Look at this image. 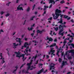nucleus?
<instances>
[{
  "mask_svg": "<svg viewBox=\"0 0 74 74\" xmlns=\"http://www.w3.org/2000/svg\"><path fill=\"white\" fill-rule=\"evenodd\" d=\"M66 27H67L66 25H60L59 27V29L60 30L59 31L58 34L60 35H62V36H63L64 32H63L62 33H61L64 30V28H66Z\"/></svg>",
  "mask_w": 74,
  "mask_h": 74,
  "instance_id": "f257e3e1",
  "label": "nucleus"
},
{
  "mask_svg": "<svg viewBox=\"0 0 74 74\" xmlns=\"http://www.w3.org/2000/svg\"><path fill=\"white\" fill-rule=\"evenodd\" d=\"M14 53L15 54H16V57L17 58H20V57H23L22 59L23 60V62H24V58H25V54H23L21 56H19L20 55V52L19 51H18V53L16 52H14Z\"/></svg>",
  "mask_w": 74,
  "mask_h": 74,
  "instance_id": "f03ea898",
  "label": "nucleus"
},
{
  "mask_svg": "<svg viewBox=\"0 0 74 74\" xmlns=\"http://www.w3.org/2000/svg\"><path fill=\"white\" fill-rule=\"evenodd\" d=\"M62 12L61 11V10H59L58 9H56V10L55 14H56V15L57 16H59V14L60 13H62Z\"/></svg>",
  "mask_w": 74,
  "mask_h": 74,
  "instance_id": "7ed1b4c3",
  "label": "nucleus"
},
{
  "mask_svg": "<svg viewBox=\"0 0 74 74\" xmlns=\"http://www.w3.org/2000/svg\"><path fill=\"white\" fill-rule=\"evenodd\" d=\"M56 65V64H55L53 63H51L50 64L49 67L50 70H51L52 69L54 70V66Z\"/></svg>",
  "mask_w": 74,
  "mask_h": 74,
  "instance_id": "20e7f679",
  "label": "nucleus"
},
{
  "mask_svg": "<svg viewBox=\"0 0 74 74\" xmlns=\"http://www.w3.org/2000/svg\"><path fill=\"white\" fill-rule=\"evenodd\" d=\"M45 32V29H43L42 31H40L39 30H37L36 31L37 33L36 36H38V33H40V34H41L43 32Z\"/></svg>",
  "mask_w": 74,
  "mask_h": 74,
  "instance_id": "39448f33",
  "label": "nucleus"
},
{
  "mask_svg": "<svg viewBox=\"0 0 74 74\" xmlns=\"http://www.w3.org/2000/svg\"><path fill=\"white\" fill-rule=\"evenodd\" d=\"M32 62H33V60H31V62L30 63H27V65L28 66V67H27V69H28V70H29V69H30V66L31 64H32Z\"/></svg>",
  "mask_w": 74,
  "mask_h": 74,
  "instance_id": "423d86ee",
  "label": "nucleus"
},
{
  "mask_svg": "<svg viewBox=\"0 0 74 74\" xmlns=\"http://www.w3.org/2000/svg\"><path fill=\"white\" fill-rule=\"evenodd\" d=\"M67 65L68 64L67 63V61H62V65L61 66V68H62L64 66V65Z\"/></svg>",
  "mask_w": 74,
  "mask_h": 74,
  "instance_id": "0eeeda50",
  "label": "nucleus"
},
{
  "mask_svg": "<svg viewBox=\"0 0 74 74\" xmlns=\"http://www.w3.org/2000/svg\"><path fill=\"white\" fill-rule=\"evenodd\" d=\"M49 4H51L52 3H52L53 2V4H55V2L54 0H49Z\"/></svg>",
  "mask_w": 74,
  "mask_h": 74,
  "instance_id": "6e6552de",
  "label": "nucleus"
},
{
  "mask_svg": "<svg viewBox=\"0 0 74 74\" xmlns=\"http://www.w3.org/2000/svg\"><path fill=\"white\" fill-rule=\"evenodd\" d=\"M47 40H49V41H51L52 42L53 41V39L51 38H49L48 36H47Z\"/></svg>",
  "mask_w": 74,
  "mask_h": 74,
  "instance_id": "1a4fd4ad",
  "label": "nucleus"
},
{
  "mask_svg": "<svg viewBox=\"0 0 74 74\" xmlns=\"http://www.w3.org/2000/svg\"><path fill=\"white\" fill-rule=\"evenodd\" d=\"M20 6H21V5H19L18 7H17V10H22L23 11V9L22 8V7L19 8Z\"/></svg>",
  "mask_w": 74,
  "mask_h": 74,
  "instance_id": "9d476101",
  "label": "nucleus"
},
{
  "mask_svg": "<svg viewBox=\"0 0 74 74\" xmlns=\"http://www.w3.org/2000/svg\"><path fill=\"white\" fill-rule=\"evenodd\" d=\"M51 50L50 51V52H49L48 54L49 55H50L51 53H52V52H53V49H54V48H52L50 49Z\"/></svg>",
  "mask_w": 74,
  "mask_h": 74,
  "instance_id": "9b49d317",
  "label": "nucleus"
},
{
  "mask_svg": "<svg viewBox=\"0 0 74 74\" xmlns=\"http://www.w3.org/2000/svg\"><path fill=\"white\" fill-rule=\"evenodd\" d=\"M37 58V54H36L35 56L33 57L32 58H31V59L32 60L34 58V60L35 61L36 60V58Z\"/></svg>",
  "mask_w": 74,
  "mask_h": 74,
  "instance_id": "f8f14e48",
  "label": "nucleus"
},
{
  "mask_svg": "<svg viewBox=\"0 0 74 74\" xmlns=\"http://www.w3.org/2000/svg\"><path fill=\"white\" fill-rule=\"evenodd\" d=\"M18 40H17L16 41L18 42L19 43V45H21V42H22V41L21 40V38H19L18 39Z\"/></svg>",
  "mask_w": 74,
  "mask_h": 74,
  "instance_id": "ddd939ff",
  "label": "nucleus"
},
{
  "mask_svg": "<svg viewBox=\"0 0 74 74\" xmlns=\"http://www.w3.org/2000/svg\"><path fill=\"white\" fill-rule=\"evenodd\" d=\"M16 44V43H13V44L14 45V47L13 48H16V46H18L19 44H17L16 45H15Z\"/></svg>",
  "mask_w": 74,
  "mask_h": 74,
  "instance_id": "4468645a",
  "label": "nucleus"
},
{
  "mask_svg": "<svg viewBox=\"0 0 74 74\" xmlns=\"http://www.w3.org/2000/svg\"><path fill=\"white\" fill-rule=\"evenodd\" d=\"M27 43H25L24 44V45L23 46H22V47L21 48V49H23V47H24V48H26L27 47V46L26 45V44H27Z\"/></svg>",
  "mask_w": 74,
  "mask_h": 74,
  "instance_id": "2eb2a0df",
  "label": "nucleus"
},
{
  "mask_svg": "<svg viewBox=\"0 0 74 74\" xmlns=\"http://www.w3.org/2000/svg\"><path fill=\"white\" fill-rule=\"evenodd\" d=\"M44 71V69L42 68L41 70L39 72L37 73V74H40V73Z\"/></svg>",
  "mask_w": 74,
  "mask_h": 74,
  "instance_id": "dca6fc26",
  "label": "nucleus"
},
{
  "mask_svg": "<svg viewBox=\"0 0 74 74\" xmlns=\"http://www.w3.org/2000/svg\"><path fill=\"white\" fill-rule=\"evenodd\" d=\"M32 42L31 41H30L29 42V43L27 42H25V43H27L26 44H25V45L26 46H27V45H31V43Z\"/></svg>",
  "mask_w": 74,
  "mask_h": 74,
  "instance_id": "f3484780",
  "label": "nucleus"
},
{
  "mask_svg": "<svg viewBox=\"0 0 74 74\" xmlns=\"http://www.w3.org/2000/svg\"><path fill=\"white\" fill-rule=\"evenodd\" d=\"M56 43H53L52 45H51L49 46V47L50 48H51V47H54V46H56Z\"/></svg>",
  "mask_w": 74,
  "mask_h": 74,
  "instance_id": "a211bd4d",
  "label": "nucleus"
},
{
  "mask_svg": "<svg viewBox=\"0 0 74 74\" xmlns=\"http://www.w3.org/2000/svg\"><path fill=\"white\" fill-rule=\"evenodd\" d=\"M15 68H16V69L15 70H14L13 71V73H14V74H16V73H15V71H16V70H17V69H18V66H16L15 67Z\"/></svg>",
  "mask_w": 74,
  "mask_h": 74,
  "instance_id": "6ab92c4d",
  "label": "nucleus"
},
{
  "mask_svg": "<svg viewBox=\"0 0 74 74\" xmlns=\"http://www.w3.org/2000/svg\"><path fill=\"white\" fill-rule=\"evenodd\" d=\"M55 15H56V16H55L54 17H53V19L54 20L56 19L57 18H58L59 16H57L56 14H55Z\"/></svg>",
  "mask_w": 74,
  "mask_h": 74,
  "instance_id": "aec40b11",
  "label": "nucleus"
},
{
  "mask_svg": "<svg viewBox=\"0 0 74 74\" xmlns=\"http://www.w3.org/2000/svg\"><path fill=\"white\" fill-rule=\"evenodd\" d=\"M58 23L63 25V20H62V19H60V21H59Z\"/></svg>",
  "mask_w": 74,
  "mask_h": 74,
  "instance_id": "412c9836",
  "label": "nucleus"
},
{
  "mask_svg": "<svg viewBox=\"0 0 74 74\" xmlns=\"http://www.w3.org/2000/svg\"><path fill=\"white\" fill-rule=\"evenodd\" d=\"M55 50H53L51 54V55H53V56H55V54H53L55 53Z\"/></svg>",
  "mask_w": 74,
  "mask_h": 74,
  "instance_id": "4be33fe9",
  "label": "nucleus"
},
{
  "mask_svg": "<svg viewBox=\"0 0 74 74\" xmlns=\"http://www.w3.org/2000/svg\"><path fill=\"white\" fill-rule=\"evenodd\" d=\"M65 1L64 0H62L60 1V4H64L65 3Z\"/></svg>",
  "mask_w": 74,
  "mask_h": 74,
  "instance_id": "5701e85b",
  "label": "nucleus"
},
{
  "mask_svg": "<svg viewBox=\"0 0 74 74\" xmlns=\"http://www.w3.org/2000/svg\"><path fill=\"white\" fill-rule=\"evenodd\" d=\"M66 41H64V45L62 47V48H64V47L65 46V45H66Z\"/></svg>",
  "mask_w": 74,
  "mask_h": 74,
  "instance_id": "b1692460",
  "label": "nucleus"
},
{
  "mask_svg": "<svg viewBox=\"0 0 74 74\" xmlns=\"http://www.w3.org/2000/svg\"><path fill=\"white\" fill-rule=\"evenodd\" d=\"M68 58L69 60H71L73 58L71 56H69L68 57Z\"/></svg>",
  "mask_w": 74,
  "mask_h": 74,
  "instance_id": "393cba45",
  "label": "nucleus"
},
{
  "mask_svg": "<svg viewBox=\"0 0 74 74\" xmlns=\"http://www.w3.org/2000/svg\"><path fill=\"white\" fill-rule=\"evenodd\" d=\"M35 18V16H34L33 17H32V18H30V20L31 21H33V18Z\"/></svg>",
  "mask_w": 74,
  "mask_h": 74,
  "instance_id": "a878e982",
  "label": "nucleus"
},
{
  "mask_svg": "<svg viewBox=\"0 0 74 74\" xmlns=\"http://www.w3.org/2000/svg\"><path fill=\"white\" fill-rule=\"evenodd\" d=\"M25 64H26V63H24L23 64H22V65L20 67V69H22V67H23L24 66H25Z\"/></svg>",
  "mask_w": 74,
  "mask_h": 74,
  "instance_id": "bb28decb",
  "label": "nucleus"
},
{
  "mask_svg": "<svg viewBox=\"0 0 74 74\" xmlns=\"http://www.w3.org/2000/svg\"><path fill=\"white\" fill-rule=\"evenodd\" d=\"M28 29L30 31V30H33V28L32 27H31L30 29V28L28 27Z\"/></svg>",
  "mask_w": 74,
  "mask_h": 74,
  "instance_id": "cd10ccee",
  "label": "nucleus"
},
{
  "mask_svg": "<svg viewBox=\"0 0 74 74\" xmlns=\"http://www.w3.org/2000/svg\"><path fill=\"white\" fill-rule=\"evenodd\" d=\"M59 61L60 62H62V59L61 58H59Z\"/></svg>",
  "mask_w": 74,
  "mask_h": 74,
  "instance_id": "c85d7f7f",
  "label": "nucleus"
},
{
  "mask_svg": "<svg viewBox=\"0 0 74 74\" xmlns=\"http://www.w3.org/2000/svg\"><path fill=\"white\" fill-rule=\"evenodd\" d=\"M48 20L49 21H51L52 20V17H50V18H48Z\"/></svg>",
  "mask_w": 74,
  "mask_h": 74,
  "instance_id": "c756f323",
  "label": "nucleus"
},
{
  "mask_svg": "<svg viewBox=\"0 0 74 74\" xmlns=\"http://www.w3.org/2000/svg\"><path fill=\"white\" fill-rule=\"evenodd\" d=\"M25 72H26V70H25V69H23L22 70V73H25Z\"/></svg>",
  "mask_w": 74,
  "mask_h": 74,
  "instance_id": "7c9ffc66",
  "label": "nucleus"
},
{
  "mask_svg": "<svg viewBox=\"0 0 74 74\" xmlns=\"http://www.w3.org/2000/svg\"><path fill=\"white\" fill-rule=\"evenodd\" d=\"M64 16V18H65L66 19V18H68V16H66V15H65Z\"/></svg>",
  "mask_w": 74,
  "mask_h": 74,
  "instance_id": "2f4dec72",
  "label": "nucleus"
},
{
  "mask_svg": "<svg viewBox=\"0 0 74 74\" xmlns=\"http://www.w3.org/2000/svg\"><path fill=\"white\" fill-rule=\"evenodd\" d=\"M43 65V64H41V63H39L38 64V66H42Z\"/></svg>",
  "mask_w": 74,
  "mask_h": 74,
  "instance_id": "473e14b6",
  "label": "nucleus"
},
{
  "mask_svg": "<svg viewBox=\"0 0 74 74\" xmlns=\"http://www.w3.org/2000/svg\"><path fill=\"white\" fill-rule=\"evenodd\" d=\"M52 3H51V5H50L49 8H52Z\"/></svg>",
  "mask_w": 74,
  "mask_h": 74,
  "instance_id": "72a5a7b5",
  "label": "nucleus"
},
{
  "mask_svg": "<svg viewBox=\"0 0 74 74\" xmlns=\"http://www.w3.org/2000/svg\"><path fill=\"white\" fill-rule=\"evenodd\" d=\"M35 6H36V5L34 4V5L33 6V9L32 10H34V8H35Z\"/></svg>",
  "mask_w": 74,
  "mask_h": 74,
  "instance_id": "f704fd0d",
  "label": "nucleus"
},
{
  "mask_svg": "<svg viewBox=\"0 0 74 74\" xmlns=\"http://www.w3.org/2000/svg\"><path fill=\"white\" fill-rule=\"evenodd\" d=\"M29 11H30V8L28 7V8L27 9V11L28 12Z\"/></svg>",
  "mask_w": 74,
  "mask_h": 74,
  "instance_id": "c9c22d12",
  "label": "nucleus"
},
{
  "mask_svg": "<svg viewBox=\"0 0 74 74\" xmlns=\"http://www.w3.org/2000/svg\"><path fill=\"white\" fill-rule=\"evenodd\" d=\"M54 30L56 31H58V27H56L54 29Z\"/></svg>",
  "mask_w": 74,
  "mask_h": 74,
  "instance_id": "e433bc0d",
  "label": "nucleus"
},
{
  "mask_svg": "<svg viewBox=\"0 0 74 74\" xmlns=\"http://www.w3.org/2000/svg\"><path fill=\"white\" fill-rule=\"evenodd\" d=\"M0 14L1 15H3V14H4V12H3V11H2L0 12Z\"/></svg>",
  "mask_w": 74,
  "mask_h": 74,
  "instance_id": "4c0bfd02",
  "label": "nucleus"
},
{
  "mask_svg": "<svg viewBox=\"0 0 74 74\" xmlns=\"http://www.w3.org/2000/svg\"><path fill=\"white\" fill-rule=\"evenodd\" d=\"M9 15H10V14H9V13H8L7 14L5 15V16H6V17H7L8 16H9Z\"/></svg>",
  "mask_w": 74,
  "mask_h": 74,
  "instance_id": "58836bf2",
  "label": "nucleus"
},
{
  "mask_svg": "<svg viewBox=\"0 0 74 74\" xmlns=\"http://www.w3.org/2000/svg\"><path fill=\"white\" fill-rule=\"evenodd\" d=\"M32 42H35L34 43H38V42H37L36 41V40H33L32 41Z\"/></svg>",
  "mask_w": 74,
  "mask_h": 74,
  "instance_id": "ea45409f",
  "label": "nucleus"
},
{
  "mask_svg": "<svg viewBox=\"0 0 74 74\" xmlns=\"http://www.w3.org/2000/svg\"><path fill=\"white\" fill-rule=\"evenodd\" d=\"M38 61H39V60H37L36 61V63H35V64H38Z\"/></svg>",
  "mask_w": 74,
  "mask_h": 74,
  "instance_id": "a19ab883",
  "label": "nucleus"
},
{
  "mask_svg": "<svg viewBox=\"0 0 74 74\" xmlns=\"http://www.w3.org/2000/svg\"><path fill=\"white\" fill-rule=\"evenodd\" d=\"M25 55H26L27 56H29V55H30V54H28L27 53H25Z\"/></svg>",
  "mask_w": 74,
  "mask_h": 74,
  "instance_id": "79ce46f5",
  "label": "nucleus"
},
{
  "mask_svg": "<svg viewBox=\"0 0 74 74\" xmlns=\"http://www.w3.org/2000/svg\"><path fill=\"white\" fill-rule=\"evenodd\" d=\"M11 3V2H9L8 3H7L6 4L7 5H8V6H9V5H10V4Z\"/></svg>",
  "mask_w": 74,
  "mask_h": 74,
  "instance_id": "37998d69",
  "label": "nucleus"
},
{
  "mask_svg": "<svg viewBox=\"0 0 74 74\" xmlns=\"http://www.w3.org/2000/svg\"><path fill=\"white\" fill-rule=\"evenodd\" d=\"M54 42H57V38H56L54 40Z\"/></svg>",
  "mask_w": 74,
  "mask_h": 74,
  "instance_id": "c03bdc74",
  "label": "nucleus"
},
{
  "mask_svg": "<svg viewBox=\"0 0 74 74\" xmlns=\"http://www.w3.org/2000/svg\"><path fill=\"white\" fill-rule=\"evenodd\" d=\"M34 33H32L31 34V35L32 36V37H33V36H34Z\"/></svg>",
  "mask_w": 74,
  "mask_h": 74,
  "instance_id": "a18cd8bd",
  "label": "nucleus"
},
{
  "mask_svg": "<svg viewBox=\"0 0 74 74\" xmlns=\"http://www.w3.org/2000/svg\"><path fill=\"white\" fill-rule=\"evenodd\" d=\"M48 7H49L48 6H46V5H45L44 6V8H48Z\"/></svg>",
  "mask_w": 74,
  "mask_h": 74,
  "instance_id": "49530a36",
  "label": "nucleus"
},
{
  "mask_svg": "<svg viewBox=\"0 0 74 74\" xmlns=\"http://www.w3.org/2000/svg\"><path fill=\"white\" fill-rule=\"evenodd\" d=\"M73 43L69 44V45H71V46H72V47H73Z\"/></svg>",
  "mask_w": 74,
  "mask_h": 74,
  "instance_id": "de8ad7c7",
  "label": "nucleus"
},
{
  "mask_svg": "<svg viewBox=\"0 0 74 74\" xmlns=\"http://www.w3.org/2000/svg\"><path fill=\"white\" fill-rule=\"evenodd\" d=\"M25 52L27 53L28 52V50L27 49H25Z\"/></svg>",
  "mask_w": 74,
  "mask_h": 74,
  "instance_id": "09e8293b",
  "label": "nucleus"
},
{
  "mask_svg": "<svg viewBox=\"0 0 74 74\" xmlns=\"http://www.w3.org/2000/svg\"><path fill=\"white\" fill-rule=\"evenodd\" d=\"M63 15L62 14L60 16L61 18L60 19H62V17L63 16Z\"/></svg>",
  "mask_w": 74,
  "mask_h": 74,
  "instance_id": "8fccbe9b",
  "label": "nucleus"
},
{
  "mask_svg": "<svg viewBox=\"0 0 74 74\" xmlns=\"http://www.w3.org/2000/svg\"><path fill=\"white\" fill-rule=\"evenodd\" d=\"M60 50H61V49H59V51H57V53H59V51H60Z\"/></svg>",
  "mask_w": 74,
  "mask_h": 74,
  "instance_id": "3c124183",
  "label": "nucleus"
},
{
  "mask_svg": "<svg viewBox=\"0 0 74 74\" xmlns=\"http://www.w3.org/2000/svg\"><path fill=\"white\" fill-rule=\"evenodd\" d=\"M25 74H28L29 73V71H25Z\"/></svg>",
  "mask_w": 74,
  "mask_h": 74,
  "instance_id": "603ef678",
  "label": "nucleus"
},
{
  "mask_svg": "<svg viewBox=\"0 0 74 74\" xmlns=\"http://www.w3.org/2000/svg\"><path fill=\"white\" fill-rule=\"evenodd\" d=\"M49 56L48 55H47V59H48L49 58Z\"/></svg>",
  "mask_w": 74,
  "mask_h": 74,
  "instance_id": "864d4df0",
  "label": "nucleus"
},
{
  "mask_svg": "<svg viewBox=\"0 0 74 74\" xmlns=\"http://www.w3.org/2000/svg\"><path fill=\"white\" fill-rule=\"evenodd\" d=\"M73 40H69V42H68V43H71L72 42Z\"/></svg>",
  "mask_w": 74,
  "mask_h": 74,
  "instance_id": "5fc2aeb1",
  "label": "nucleus"
},
{
  "mask_svg": "<svg viewBox=\"0 0 74 74\" xmlns=\"http://www.w3.org/2000/svg\"><path fill=\"white\" fill-rule=\"evenodd\" d=\"M66 10H63V11H62L63 13H64V12H65V11H66Z\"/></svg>",
  "mask_w": 74,
  "mask_h": 74,
  "instance_id": "6e6d98bb",
  "label": "nucleus"
},
{
  "mask_svg": "<svg viewBox=\"0 0 74 74\" xmlns=\"http://www.w3.org/2000/svg\"><path fill=\"white\" fill-rule=\"evenodd\" d=\"M52 15L53 16V18H54V17H55V14H52Z\"/></svg>",
  "mask_w": 74,
  "mask_h": 74,
  "instance_id": "4d7b16f0",
  "label": "nucleus"
},
{
  "mask_svg": "<svg viewBox=\"0 0 74 74\" xmlns=\"http://www.w3.org/2000/svg\"><path fill=\"white\" fill-rule=\"evenodd\" d=\"M50 32L51 33H50V35H52V31H51Z\"/></svg>",
  "mask_w": 74,
  "mask_h": 74,
  "instance_id": "13d9d810",
  "label": "nucleus"
},
{
  "mask_svg": "<svg viewBox=\"0 0 74 74\" xmlns=\"http://www.w3.org/2000/svg\"><path fill=\"white\" fill-rule=\"evenodd\" d=\"M45 55H43V59H44V58H45Z\"/></svg>",
  "mask_w": 74,
  "mask_h": 74,
  "instance_id": "bf43d9fd",
  "label": "nucleus"
},
{
  "mask_svg": "<svg viewBox=\"0 0 74 74\" xmlns=\"http://www.w3.org/2000/svg\"><path fill=\"white\" fill-rule=\"evenodd\" d=\"M0 57H3L2 56V53H1V54L0 55Z\"/></svg>",
  "mask_w": 74,
  "mask_h": 74,
  "instance_id": "052dcab7",
  "label": "nucleus"
},
{
  "mask_svg": "<svg viewBox=\"0 0 74 74\" xmlns=\"http://www.w3.org/2000/svg\"><path fill=\"white\" fill-rule=\"evenodd\" d=\"M47 10V8H45L43 9V11H45V10Z\"/></svg>",
  "mask_w": 74,
  "mask_h": 74,
  "instance_id": "680f3d73",
  "label": "nucleus"
},
{
  "mask_svg": "<svg viewBox=\"0 0 74 74\" xmlns=\"http://www.w3.org/2000/svg\"><path fill=\"white\" fill-rule=\"evenodd\" d=\"M70 17H69L68 18H67V20H69V19H71Z\"/></svg>",
  "mask_w": 74,
  "mask_h": 74,
  "instance_id": "e2e57ef3",
  "label": "nucleus"
},
{
  "mask_svg": "<svg viewBox=\"0 0 74 74\" xmlns=\"http://www.w3.org/2000/svg\"><path fill=\"white\" fill-rule=\"evenodd\" d=\"M71 22H72V23H74V21H73V20H71Z\"/></svg>",
  "mask_w": 74,
  "mask_h": 74,
  "instance_id": "0e129e2a",
  "label": "nucleus"
},
{
  "mask_svg": "<svg viewBox=\"0 0 74 74\" xmlns=\"http://www.w3.org/2000/svg\"><path fill=\"white\" fill-rule=\"evenodd\" d=\"M56 54H57V55H58V57L59 56V53H57Z\"/></svg>",
  "mask_w": 74,
  "mask_h": 74,
  "instance_id": "69168bd1",
  "label": "nucleus"
},
{
  "mask_svg": "<svg viewBox=\"0 0 74 74\" xmlns=\"http://www.w3.org/2000/svg\"><path fill=\"white\" fill-rule=\"evenodd\" d=\"M71 73V72H69L67 73V74H70Z\"/></svg>",
  "mask_w": 74,
  "mask_h": 74,
  "instance_id": "338daca9",
  "label": "nucleus"
},
{
  "mask_svg": "<svg viewBox=\"0 0 74 74\" xmlns=\"http://www.w3.org/2000/svg\"><path fill=\"white\" fill-rule=\"evenodd\" d=\"M5 65H3V67H3V68H5Z\"/></svg>",
  "mask_w": 74,
  "mask_h": 74,
  "instance_id": "774afa93",
  "label": "nucleus"
}]
</instances>
